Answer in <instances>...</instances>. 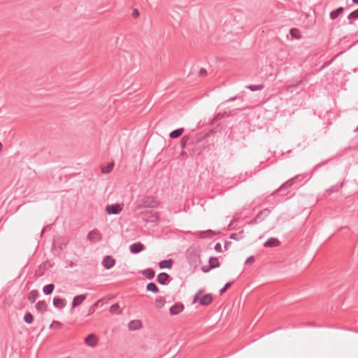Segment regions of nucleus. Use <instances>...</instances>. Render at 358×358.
I'll list each match as a JSON object with an SVG mask.
<instances>
[{
	"label": "nucleus",
	"mask_w": 358,
	"mask_h": 358,
	"mask_svg": "<svg viewBox=\"0 0 358 358\" xmlns=\"http://www.w3.org/2000/svg\"><path fill=\"white\" fill-rule=\"evenodd\" d=\"M255 259L254 256H250L245 259V264H252L255 262Z\"/></svg>",
	"instance_id": "nucleus-43"
},
{
	"label": "nucleus",
	"mask_w": 358,
	"mask_h": 358,
	"mask_svg": "<svg viewBox=\"0 0 358 358\" xmlns=\"http://www.w3.org/2000/svg\"><path fill=\"white\" fill-rule=\"evenodd\" d=\"M113 163H108L105 167L101 169V172L105 174L110 173L113 171Z\"/></svg>",
	"instance_id": "nucleus-36"
},
{
	"label": "nucleus",
	"mask_w": 358,
	"mask_h": 358,
	"mask_svg": "<svg viewBox=\"0 0 358 358\" xmlns=\"http://www.w3.org/2000/svg\"><path fill=\"white\" fill-rule=\"evenodd\" d=\"M185 309V306L180 302H177L173 304L169 309V313L171 315H177Z\"/></svg>",
	"instance_id": "nucleus-8"
},
{
	"label": "nucleus",
	"mask_w": 358,
	"mask_h": 358,
	"mask_svg": "<svg viewBox=\"0 0 358 358\" xmlns=\"http://www.w3.org/2000/svg\"><path fill=\"white\" fill-rule=\"evenodd\" d=\"M115 259L112 256L106 255L103 258L102 265L104 268L109 270L115 266Z\"/></svg>",
	"instance_id": "nucleus-6"
},
{
	"label": "nucleus",
	"mask_w": 358,
	"mask_h": 358,
	"mask_svg": "<svg viewBox=\"0 0 358 358\" xmlns=\"http://www.w3.org/2000/svg\"><path fill=\"white\" fill-rule=\"evenodd\" d=\"M1 149H2V144H1V143L0 142V151L1 150Z\"/></svg>",
	"instance_id": "nucleus-61"
},
{
	"label": "nucleus",
	"mask_w": 358,
	"mask_h": 358,
	"mask_svg": "<svg viewBox=\"0 0 358 358\" xmlns=\"http://www.w3.org/2000/svg\"><path fill=\"white\" fill-rule=\"evenodd\" d=\"M52 303L56 308L63 309L66 306V300L65 299L55 297Z\"/></svg>",
	"instance_id": "nucleus-13"
},
{
	"label": "nucleus",
	"mask_w": 358,
	"mask_h": 358,
	"mask_svg": "<svg viewBox=\"0 0 358 358\" xmlns=\"http://www.w3.org/2000/svg\"><path fill=\"white\" fill-rule=\"evenodd\" d=\"M159 202L153 196L143 197L138 205V209L141 208H156L159 206Z\"/></svg>",
	"instance_id": "nucleus-2"
},
{
	"label": "nucleus",
	"mask_w": 358,
	"mask_h": 358,
	"mask_svg": "<svg viewBox=\"0 0 358 358\" xmlns=\"http://www.w3.org/2000/svg\"><path fill=\"white\" fill-rule=\"evenodd\" d=\"M170 275L166 272H161L158 274L157 281L162 285H166L169 282Z\"/></svg>",
	"instance_id": "nucleus-10"
},
{
	"label": "nucleus",
	"mask_w": 358,
	"mask_h": 358,
	"mask_svg": "<svg viewBox=\"0 0 358 358\" xmlns=\"http://www.w3.org/2000/svg\"><path fill=\"white\" fill-rule=\"evenodd\" d=\"M87 239L93 243L99 242L101 240V234L96 231H90L87 236Z\"/></svg>",
	"instance_id": "nucleus-11"
},
{
	"label": "nucleus",
	"mask_w": 358,
	"mask_h": 358,
	"mask_svg": "<svg viewBox=\"0 0 358 358\" xmlns=\"http://www.w3.org/2000/svg\"><path fill=\"white\" fill-rule=\"evenodd\" d=\"M56 326L57 328H61L62 324L58 321H53L51 324L50 325V328L52 329L54 327V326Z\"/></svg>",
	"instance_id": "nucleus-44"
},
{
	"label": "nucleus",
	"mask_w": 358,
	"mask_h": 358,
	"mask_svg": "<svg viewBox=\"0 0 358 358\" xmlns=\"http://www.w3.org/2000/svg\"><path fill=\"white\" fill-rule=\"evenodd\" d=\"M146 291L157 294L159 292V289L155 282H150L146 285Z\"/></svg>",
	"instance_id": "nucleus-22"
},
{
	"label": "nucleus",
	"mask_w": 358,
	"mask_h": 358,
	"mask_svg": "<svg viewBox=\"0 0 358 358\" xmlns=\"http://www.w3.org/2000/svg\"><path fill=\"white\" fill-rule=\"evenodd\" d=\"M140 15V13L138 9L135 8L132 10L131 15L134 17H137Z\"/></svg>",
	"instance_id": "nucleus-48"
},
{
	"label": "nucleus",
	"mask_w": 358,
	"mask_h": 358,
	"mask_svg": "<svg viewBox=\"0 0 358 358\" xmlns=\"http://www.w3.org/2000/svg\"><path fill=\"white\" fill-rule=\"evenodd\" d=\"M142 274L145 278L152 280L155 278V271L152 268H148L142 271Z\"/></svg>",
	"instance_id": "nucleus-20"
},
{
	"label": "nucleus",
	"mask_w": 358,
	"mask_h": 358,
	"mask_svg": "<svg viewBox=\"0 0 358 358\" xmlns=\"http://www.w3.org/2000/svg\"><path fill=\"white\" fill-rule=\"evenodd\" d=\"M35 308L38 312L45 311L47 308V304L45 301H38L36 303Z\"/></svg>",
	"instance_id": "nucleus-28"
},
{
	"label": "nucleus",
	"mask_w": 358,
	"mask_h": 358,
	"mask_svg": "<svg viewBox=\"0 0 358 358\" xmlns=\"http://www.w3.org/2000/svg\"><path fill=\"white\" fill-rule=\"evenodd\" d=\"M203 292H204V289H199V290L197 291L196 294H197V295H199V296H200V295H201V294H203Z\"/></svg>",
	"instance_id": "nucleus-54"
},
{
	"label": "nucleus",
	"mask_w": 358,
	"mask_h": 358,
	"mask_svg": "<svg viewBox=\"0 0 358 358\" xmlns=\"http://www.w3.org/2000/svg\"><path fill=\"white\" fill-rule=\"evenodd\" d=\"M110 313L120 314L121 310H120V306L117 303H114L111 305V306L110 307Z\"/></svg>",
	"instance_id": "nucleus-37"
},
{
	"label": "nucleus",
	"mask_w": 358,
	"mask_h": 358,
	"mask_svg": "<svg viewBox=\"0 0 358 358\" xmlns=\"http://www.w3.org/2000/svg\"><path fill=\"white\" fill-rule=\"evenodd\" d=\"M186 255L187 262L191 267L196 268L201 263L200 254L196 250L189 248L186 252Z\"/></svg>",
	"instance_id": "nucleus-1"
},
{
	"label": "nucleus",
	"mask_w": 358,
	"mask_h": 358,
	"mask_svg": "<svg viewBox=\"0 0 358 358\" xmlns=\"http://www.w3.org/2000/svg\"><path fill=\"white\" fill-rule=\"evenodd\" d=\"M234 280L227 282V283L224 285V287H223L222 288H221V289L219 290V294H220V295L223 294L226 292V290H227L228 288H229V287H230L234 284Z\"/></svg>",
	"instance_id": "nucleus-39"
},
{
	"label": "nucleus",
	"mask_w": 358,
	"mask_h": 358,
	"mask_svg": "<svg viewBox=\"0 0 358 358\" xmlns=\"http://www.w3.org/2000/svg\"><path fill=\"white\" fill-rule=\"evenodd\" d=\"M123 209V204L120 203H114V204H108L105 207L106 213L110 215H118L121 213Z\"/></svg>",
	"instance_id": "nucleus-4"
},
{
	"label": "nucleus",
	"mask_w": 358,
	"mask_h": 358,
	"mask_svg": "<svg viewBox=\"0 0 358 358\" xmlns=\"http://www.w3.org/2000/svg\"><path fill=\"white\" fill-rule=\"evenodd\" d=\"M299 177V175H296L294 177H293L292 178H290L289 180H287L286 182L282 183L278 189H277L275 192H273L272 194H271L269 195V196H274L275 194H276L277 193H278L280 192H283L285 189V187H289V188H290L294 185L295 180Z\"/></svg>",
	"instance_id": "nucleus-5"
},
{
	"label": "nucleus",
	"mask_w": 358,
	"mask_h": 358,
	"mask_svg": "<svg viewBox=\"0 0 358 358\" xmlns=\"http://www.w3.org/2000/svg\"><path fill=\"white\" fill-rule=\"evenodd\" d=\"M85 343L90 346V347H94L96 345V343H97V339H96V337L95 336V334H89L85 338Z\"/></svg>",
	"instance_id": "nucleus-17"
},
{
	"label": "nucleus",
	"mask_w": 358,
	"mask_h": 358,
	"mask_svg": "<svg viewBox=\"0 0 358 358\" xmlns=\"http://www.w3.org/2000/svg\"><path fill=\"white\" fill-rule=\"evenodd\" d=\"M343 53V51H341V52H338V54H336L330 61L324 62L321 66L320 71H322V70L326 69L327 66H329L331 64L333 63V62L336 59V58H337L338 56H340Z\"/></svg>",
	"instance_id": "nucleus-33"
},
{
	"label": "nucleus",
	"mask_w": 358,
	"mask_h": 358,
	"mask_svg": "<svg viewBox=\"0 0 358 358\" xmlns=\"http://www.w3.org/2000/svg\"><path fill=\"white\" fill-rule=\"evenodd\" d=\"M358 131V127L355 129V131Z\"/></svg>",
	"instance_id": "nucleus-63"
},
{
	"label": "nucleus",
	"mask_w": 358,
	"mask_h": 358,
	"mask_svg": "<svg viewBox=\"0 0 358 358\" xmlns=\"http://www.w3.org/2000/svg\"><path fill=\"white\" fill-rule=\"evenodd\" d=\"M155 303L157 308H162L166 303V301L163 297L157 298L155 299Z\"/></svg>",
	"instance_id": "nucleus-38"
},
{
	"label": "nucleus",
	"mask_w": 358,
	"mask_h": 358,
	"mask_svg": "<svg viewBox=\"0 0 358 358\" xmlns=\"http://www.w3.org/2000/svg\"><path fill=\"white\" fill-rule=\"evenodd\" d=\"M237 97H238L237 96H231L228 100H227V102L234 101V100L236 99Z\"/></svg>",
	"instance_id": "nucleus-55"
},
{
	"label": "nucleus",
	"mask_w": 358,
	"mask_h": 358,
	"mask_svg": "<svg viewBox=\"0 0 358 358\" xmlns=\"http://www.w3.org/2000/svg\"><path fill=\"white\" fill-rule=\"evenodd\" d=\"M101 301V299L98 300L95 303L93 304V306L91 307L90 310L96 306L99 302Z\"/></svg>",
	"instance_id": "nucleus-57"
},
{
	"label": "nucleus",
	"mask_w": 358,
	"mask_h": 358,
	"mask_svg": "<svg viewBox=\"0 0 358 358\" xmlns=\"http://www.w3.org/2000/svg\"><path fill=\"white\" fill-rule=\"evenodd\" d=\"M214 250L216 252H222V245H221V244L220 243H217L215 245Z\"/></svg>",
	"instance_id": "nucleus-45"
},
{
	"label": "nucleus",
	"mask_w": 358,
	"mask_h": 358,
	"mask_svg": "<svg viewBox=\"0 0 358 358\" xmlns=\"http://www.w3.org/2000/svg\"><path fill=\"white\" fill-rule=\"evenodd\" d=\"M343 186H344V182H341V184L336 183V185L331 186L330 188L327 189L326 192L329 194H331L334 192H338L339 189L343 187Z\"/></svg>",
	"instance_id": "nucleus-25"
},
{
	"label": "nucleus",
	"mask_w": 358,
	"mask_h": 358,
	"mask_svg": "<svg viewBox=\"0 0 358 358\" xmlns=\"http://www.w3.org/2000/svg\"><path fill=\"white\" fill-rule=\"evenodd\" d=\"M245 87L247 89L250 90L252 92L261 90L264 87V83L258 84V85H246Z\"/></svg>",
	"instance_id": "nucleus-32"
},
{
	"label": "nucleus",
	"mask_w": 358,
	"mask_h": 358,
	"mask_svg": "<svg viewBox=\"0 0 358 358\" xmlns=\"http://www.w3.org/2000/svg\"><path fill=\"white\" fill-rule=\"evenodd\" d=\"M213 301L212 294H206L202 296L199 299V305L202 306H206L211 303Z\"/></svg>",
	"instance_id": "nucleus-14"
},
{
	"label": "nucleus",
	"mask_w": 358,
	"mask_h": 358,
	"mask_svg": "<svg viewBox=\"0 0 358 358\" xmlns=\"http://www.w3.org/2000/svg\"><path fill=\"white\" fill-rule=\"evenodd\" d=\"M210 262H211V264L220 263L217 259L215 257L213 256L209 257L208 263L210 264Z\"/></svg>",
	"instance_id": "nucleus-46"
},
{
	"label": "nucleus",
	"mask_w": 358,
	"mask_h": 358,
	"mask_svg": "<svg viewBox=\"0 0 358 358\" xmlns=\"http://www.w3.org/2000/svg\"><path fill=\"white\" fill-rule=\"evenodd\" d=\"M199 73V76H204L207 75V71L205 69H201Z\"/></svg>",
	"instance_id": "nucleus-49"
},
{
	"label": "nucleus",
	"mask_w": 358,
	"mask_h": 358,
	"mask_svg": "<svg viewBox=\"0 0 358 358\" xmlns=\"http://www.w3.org/2000/svg\"><path fill=\"white\" fill-rule=\"evenodd\" d=\"M349 24H353V22L350 21Z\"/></svg>",
	"instance_id": "nucleus-62"
},
{
	"label": "nucleus",
	"mask_w": 358,
	"mask_h": 358,
	"mask_svg": "<svg viewBox=\"0 0 358 358\" xmlns=\"http://www.w3.org/2000/svg\"><path fill=\"white\" fill-rule=\"evenodd\" d=\"M236 221V219L234 217L231 222H232V224Z\"/></svg>",
	"instance_id": "nucleus-60"
},
{
	"label": "nucleus",
	"mask_w": 358,
	"mask_h": 358,
	"mask_svg": "<svg viewBox=\"0 0 358 358\" xmlns=\"http://www.w3.org/2000/svg\"><path fill=\"white\" fill-rule=\"evenodd\" d=\"M280 244V241L275 237H271L268 238L264 243V246L266 248H274L277 247Z\"/></svg>",
	"instance_id": "nucleus-12"
},
{
	"label": "nucleus",
	"mask_w": 358,
	"mask_h": 358,
	"mask_svg": "<svg viewBox=\"0 0 358 358\" xmlns=\"http://www.w3.org/2000/svg\"><path fill=\"white\" fill-rule=\"evenodd\" d=\"M34 316L30 312H27L24 314L23 320L26 324H30L34 322Z\"/></svg>",
	"instance_id": "nucleus-34"
},
{
	"label": "nucleus",
	"mask_w": 358,
	"mask_h": 358,
	"mask_svg": "<svg viewBox=\"0 0 358 358\" xmlns=\"http://www.w3.org/2000/svg\"><path fill=\"white\" fill-rule=\"evenodd\" d=\"M145 250L144 244L138 242L134 243L129 245V251L131 253L136 255Z\"/></svg>",
	"instance_id": "nucleus-7"
},
{
	"label": "nucleus",
	"mask_w": 358,
	"mask_h": 358,
	"mask_svg": "<svg viewBox=\"0 0 358 358\" xmlns=\"http://www.w3.org/2000/svg\"><path fill=\"white\" fill-rule=\"evenodd\" d=\"M45 227H44V228L42 229V231H41V236H43V233L45 232Z\"/></svg>",
	"instance_id": "nucleus-58"
},
{
	"label": "nucleus",
	"mask_w": 358,
	"mask_h": 358,
	"mask_svg": "<svg viewBox=\"0 0 358 358\" xmlns=\"http://www.w3.org/2000/svg\"><path fill=\"white\" fill-rule=\"evenodd\" d=\"M344 11V8L343 6H340L337 8L336 9L332 10L329 13V18L331 20H336L341 14H342Z\"/></svg>",
	"instance_id": "nucleus-18"
},
{
	"label": "nucleus",
	"mask_w": 358,
	"mask_h": 358,
	"mask_svg": "<svg viewBox=\"0 0 358 358\" xmlns=\"http://www.w3.org/2000/svg\"><path fill=\"white\" fill-rule=\"evenodd\" d=\"M289 192V187H285V189L282 192V196H286Z\"/></svg>",
	"instance_id": "nucleus-52"
},
{
	"label": "nucleus",
	"mask_w": 358,
	"mask_h": 358,
	"mask_svg": "<svg viewBox=\"0 0 358 358\" xmlns=\"http://www.w3.org/2000/svg\"><path fill=\"white\" fill-rule=\"evenodd\" d=\"M55 289V285L52 283L48 284L43 287V292L45 295H50L52 293Z\"/></svg>",
	"instance_id": "nucleus-26"
},
{
	"label": "nucleus",
	"mask_w": 358,
	"mask_h": 358,
	"mask_svg": "<svg viewBox=\"0 0 358 358\" xmlns=\"http://www.w3.org/2000/svg\"><path fill=\"white\" fill-rule=\"evenodd\" d=\"M220 263L211 264V262H210V264L208 263V265L202 266L201 269L203 273H206L209 272L211 269L220 267Z\"/></svg>",
	"instance_id": "nucleus-23"
},
{
	"label": "nucleus",
	"mask_w": 358,
	"mask_h": 358,
	"mask_svg": "<svg viewBox=\"0 0 358 358\" xmlns=\"http://www.w3.org/2000/svg\"><path fill=\"white\" fill-rule=\"evenodd\" d=\"M231 243L230 241H226L224 244V250H228L229 246L231 245Z\"/></svg>",
	"instance_id": "nucleus-50"
},
{
	"label": "nucleus",
	"mask_w": 358,
	"mask_h": 358,
	"mask_svg": "<svg viewBox=\"0 0 358 358\" xmlns=\"http://www.w3.org/2000/svg\"><path fill=\"white\" fill-rule=\"evenodd\" d=\"M199 299H200L199 296V295H197V294L196 293V294H194V297H193L192 303H196V302H197V301H199Z\"/></svg>",
	"instance_id": "nucleus-51"
},
{
	"label": "nucleus",
	"mask_w": 358,
	"mask_h": 358,
	"mask_svg": "<svg viewBox=\"0 0 358 358\" xmlns=\"http://www.w3.org/2000/svg\"><path fill=\"white\" fill-rule=\"evenodd\" d=\"M87 294H79L74 296L71 303V313H73V309L80 305L85 300Z\"/></svg>",
	"instance_id": "nucleus-9"
},
{
	"label": "nucleus",
	"mask_w": 358,
	"mask_h": 358,
	"mask_svg": "<svg viewBox=\"0 0 358 358\" xmlns=\"http://www.w3.org/2000/svg\"><path fill=\"white\" fill-rule=\"evenodd\" d=\"M227 115V112L217 113L210 122V124H213L215 122H217Z\"/></svg>",
	"instance_id": "nucleus-35"
},
{
	"label": "nucleus",
	"mask_w": 358,
	"mask_h": 358,
	"mask_svg": "<svg viewBox=\"0 0 358 358\" xmlns=\"http://www.w3.org/2000/svg\"><path fill=\"white\" fill-rule=\"evenodd\" d=\"M217 233L211 229H208L206 231H200L195 233V234H199V238H212Z\"/></svg>",
	"instance_id": "nucleus-16"
},
{
	"label": "nucleus",
	"mask_w": 358,
	"mask_h": 358,
	"mask_svg": "<svg viewBox=\"0 0 358 358\" xmlns=\"http://www.w3.org/2000/svg\"><path fill=\"white\" fill-rule=\"evenodd\" d=\"M308 82V79L307 77L302 78L299 81L296 82L294 84H292L289 86V88H297L299 87L301 85L307 83Z\"/></svg>",
	"instance_id": "nucleus-31"
},
{
	"label": "nucleus",
	"mask_w": 358,
	"mask_h": 358,
	"mask_svg": "<svg viewBox=\"0 0 358 358\" xmlns=\"http://www.w3.org/2000/svg\"><path fill=\"white\" fill-rule=\"evenodd\" d=\"M143 215V220L146 223H155L157 224L159 220V215L157 213L152 211L145 210L141 213Z\"/></svg>",
	"instance_id": "nucleus-3"
},
{
	"label": "nucleus",
	"mask_w": 358,
	"mask_h": 358,
	"mask_svg": "<svg viewBox=\"0 0 358 358\" xmlns=\"http://www.w3.org/2000/svg\"><path fill=\"white\" fill-rule=\"evenodd\" d=\"M259 223V221L257 220L256 217H255L252 220H251L250 222H248V224H256Z\"/></svg>",
	"instance_id": "nucleus-47"
},
{
	"label": "nucleus",
	"mask_w": 358,
	"mask_h": 358,
	"mask_svg": "<svg viewBox=\"0 0 358 358\" xmlns=\"http://www.w3.org/2000/svg\"><path fill=\"white\" fill-rule=\"evenodd\" d=\"M38 292L36 289L31 290L28 296V299L31 303H35L36 299L38 296Z\"/></svg>",
	"instance_id": "nucleus-27"
},
{
	"label": "nucleus",
	"mask_w": 358,
	"mask_h": 358,
	"mask_svg": "<svg viewBox=\"0 0 358 358\" xmlns=\"http://www.w3.org/2000/svg\"><path fill=\"white\" fill-rule=\"evenodd\" d=\"M289 34L292 38L300 40L302 38L301 34L299 33V30L296 28H292L289 29Z\"/></svg>",
	"instance_id": "nucleus-29"
},
{
	"label": "nucleus",
	"mask_w": 358,
	"mask_h": 358,
	"mask_svg": "<svg viewBox=\"0 0 358 358\" xmlns=\"http://www.w3.org/2000/svg\"><path fill=\"white\" fill-rule=\"evenodd\" d=\"M357 10H358V8H357Z\"/></svg>",
	"instance_id": "nucleus-64"
},
{
	"label": "nucleus",
	"mask_w": 358,
	"mask_h": 358,
	"mask_svg": "<svg viewBox=\"0 0 358 358\" xmlns=\"http://www.w3.org/2000/svg\"><path fill=\"white\" fill-rule=\"evenodd\" d=\"M352 1L355 4H358V0H352Z\"/></svg>",
	"instance_id": "nucleus-59"
},
{
	"label": "nucleus",
	"mask_w": 358,
	"mask_h": 358,
	"mask_svg": "<svg viewBox=\"0 0 358 358\" xmlns=\"http://www.w3.org/2000/svg\"><path fill=\"white\" fill-rule=\"evenodd\" d=\"M244 238V231H240L238 233H233L230 235L229 238L234 241H240Z\"/></svg>",
	"instance_id": "nucleus-30"
},
{
	"label": "nucleus",
	"mask_w": 358,
	"mask_h": 358,
	"mask_svg": "<svg viewBox=\"0 0 358 358\" xmlns=\"http://www.w3.org/2000/svg\"><path fill=\"white\" fill-rule=\"evenodd\" d=\"M142 327V323L140 320H132L128 324V328L131 331L138 330Z\"/></svg>",
	"instance_id": "nucleus-19"
},
{
	"label": "nucleus",
	"mask_w": 358,
	"mask_h": 358,
	"mask_svg": "<svg viewBox=\"0 0 358 358\" xmlns=\"http://www.w3.org/2000/svg\"><path fill=\"white\" fill-rule=\"evenodd\" d=\"M189 141L188 136H183L180 139V147L182 149H184Z\"/></svg>",
	"instance_id": "nucleus-41"
},
{
	"label": "nucleus",
	"mask_w": 358,
	"mask_h": 358,
	"mask_svg": "<svg viewBox=\"0 0 358 358\" xmlns=\"http://www.w3.org/2000/svg\"><path fill=\"white\" fill-rule=\"evenodd\" d=\"M184 130V128H178L174 129L170 132L169 137L173 139L177 138L182 134Z\"/></svg>",
	"instance_id": "nucleus-24"
},
{
	"label": "nucleus",
	"mask_w": 358,
	"mask_h": 358,
	"mask_svg": "<svg viewBox=\"0 0 358 358\" xmlns=\"http://www.w3.org/2000/svg\"><path fill=\"white\" fill-rule=\"evenodd\" d=\"M329 160H326V161H324V162H320L318 164H317L314 168H313V171H315L317 169H318L320 167L325 165L326 164H327L329 162Z\"/></svg>",
	"instance_id": "nucleus-42"
},
{
	"label": "nucleus",
	"mask_w": 358,
	"mask_h": 358,
	"mask_svg": "<svg viewBox=\"0 0 358 358\" xmlns=\"http://www.w3.org/2000/svg\"><path fill=\"white\" fill-rule=\"evenodd\" d=\"M173 266V259H164L159 262V267L160 268H171Z\"/></svg>",
	"instance_id": "nucleus-21"
},
{
	"label": "nucleus",
	"mask_w": 358,
	"mask_h": 358,
	"mask_svg": "<svg viewBox=\"0 0 358 358\" xmlns=\"http://www.w3.org/2000/svg\"><path fill=\"white\" fill-rule=\"evenodd\" d=\"M271 213V210L268 208H266L261 211H259L255 217L257 218V220L259 221V222L264 220Z\"/></svg>",
	"instance_id": "nucleus-15"
},
{
	"label": "nucleus",
	"mask_w": 358,
	"mask_h": 358,
	"mask_svg": "<svg viewBox=\"0 0 358 358\" xmlns=\"http://www.w3.org/2000/svg\"><path fill=\"white\" fill-rule=\"evenodd\" d=\"M232 224H233L232 222H230V223L227 226V230L231 231V230L234 229V228L232 227Z\"/></svg>",
	"instance_id": "nucleus-53"
},
{
	"label": "nucleus",
	"mask_w": 358,
	"mask_h": 358,
	"mask_svg": "<svg viewBox=\"0 0 358 358\" xmlns=\"http://www.w3.org/2000/svg\"><path fill=\"white\" fill-rule=\"evenodd\" d=\"M347 19L348 20H352V19H355V20H357L358 19V10L357 9L353 10L352 12H351L347 17Z\"/></svg>",
	"instance_id": "nucleus-40"
},
{
	"label": "nucleus",
	"mask_w": 358,
	"mask_h": 358,
	"mask_svg": "<svg viewBox=\"0 0 358 358\" xmlns=\"http://www.w3.org/2000/svg\"><path fill=\"white\" fill-rule=\"evenodd\" d=\"M307 324L310 327H314L315 326V323L314 322H308Z\"/></svg>",
	"instance_id": "nucleus-56"
}]
</instances>
